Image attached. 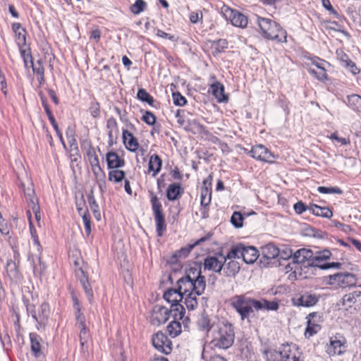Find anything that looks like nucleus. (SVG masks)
Listing matches in <instances>:
<instances>
[{
    "label": "nucleus",
    "mask_w": 361,
    "mask_h": 361,
    "mask_svg": "<svg viewBox=\"0 0 361 361\" xmlns=\"http://www.w3.org/2000/svg\"><path fill=\"white\" fill-rule=\"evenodd\" d=\"M206 288L205 276L202 275L201 267L190 268L186 275L177 281V288L183 297L188 293L201 295Z\"/></svg>",
    "instance_id": "f257e3e1"
},
{
    "label": "nucleus",
    "mask_w": 361,
    "mask_h": 361,
    "mask_svg": "<svg viewBox=\"0 0 361 361\" xmlns=\"http://www.w3.org/2000/svg\"><path fill=\"white\" fill-rule=\"evenodd\" d=\"M263 356L266 361H303L301 353L295 344H283L279 350H264Z\"/></svg>",
    "instance_id": "f03ea898"
},
{
    "label": "nucleus",
    "mask_w": 361,
    "mask_h": 361,
    "mask_svg": "<svg viewBox=\"0 0 361 361\" xmlns=\"http://www.w3.org/2000/svg\"><path fill=\"white\" fill-rule=\"evenodd\" d=\"M211 343L214 347L226 350L234 343L235 333L233 325L228 322L219 324L212 332Z\"/></svg>",
    "instance_id": "7ed1b4c3"
},
{
    "label": "nucleus",
    "mask_w": 361,
    "mask_h": 361,
    "mask_svg": "<svg viewBox=\"0 0 361 361\" xmlns=\"http://www.w3.org/2000/svg\"><path fill=\"white\" fill-rule=\"evenodd\" d=\"M72 259L75 277L80 281L88 300L91 301L93 298V291L89 282V278L86 271L87 266L78 249L73 250Z\"/></svg>",
    "instance_id": "20e7f679"
},
{
    "label": "nucleus",
    "mask_w": 361,
    "mask_h": 361,
    "mask_svg": "<svg viewBox=\"0 0 361 361\" xmlns=\"http://www.w3.org/2000/svg\"><path fill=\"white\" fill-rule=\"evenodd\" d=\"M257 24L264 37L278 42H286V32L276 22L257 16Z\"/></svg>",
    "instance_id": "39448f33"
},
{
    "label": "nucleus",
    "mask_w": 361,
    "mask_h": 361,
    "mask_svg": "<svg viewBox=\"0 0 361 361\" xmlns=\"http://www.w3.org/2000/svg\"><path fill=\"white\" fill-rule=\"evenodd\" d=\"M231 305L240 314L241 320H249L250 314L256 307H260L259 303L246 295H236L231 298Z\"/></svg>",
    "instance_id": "423d86ee"
},
{
    "label": "nucleus",
    "mask_w": 361,
    "mask_h": 361,
    "mask_svg": "<svg viewBox=\"0 0 361 361\" xmlns=\"http://www.w3.org/2000/svg\"><path fill=\"white\" fill-rule=\"evenodd\" d=\"M71 298L73 300V311L75 319V325L80 329V340L81 345H83L89 337L88 329L85 323V317L82 310V305L73 291L71 292Z\"/></svg>",
    "instance_id": "0eeeda50"
},
{
    "label": "nucleus",
    "mask_w": 361,
    "mask_h": 361,
    "mask_svg": "<svg viewBox=\"0 0 361 361\" xmlns=\"http://www.w3.org/2000/svg\"><path fill=\"white\" fill-rule=\"evenodd\" d=\"M149 193L152 209L156 223V231L158 236H162L163 232L166 229L162 205L159 201L157 196L153 192H149Z\"/></svg>",
    "instance_id": "6e6552de"
},
{
    "label": "nucleus",
    "mask_w": 361,
    "mask_h": 361,
    "mask_svg": "<svg viewBox=\"0 0 361 361\" xmlns=\"http://www.w3.org/2000/svg\"><path fill=\"white\" fill-rule=\"evenodd\" d=\"M152 342L153 346L163 354L169 355L172 351L171 341L161 331L153 335Z\"/></svg>",
    "instance_id": "1a4fd4ad"
},
{
    "label": "nucleus",
    "mask_w": 361,
    "mask_h": 361,
    "mask_svg": "<svg viewBox=\"0 0 361 361\" xmlns=\"http://www.w3.org/2000/svg\"><path fill=\"white\" fill-rule=\"evenodd\" d=\"M222 13L224 16L229 19L233 25L238 27H245L247 25V18L243 13L234 11L228 6H224L222 8Z\"/></svg>",
    "instance_id": "9d476101"
},
{
    "label": "nucleus",
    "mask_w": 361,
    "mask_h": 361,
    "mask_svg": "<svg viewBox=\"0 0 361 361\" xmlns=\"http://www.w3.org/2000/svg\"><path fill=\"white\" fill-rule=\"evenodd\" d=\"M27 309L29 312H31L32 317L37 323V328L38 329L44 328L49 316L50 310L49 305L45 302L42 303L39 307L37 312L31 310V306H28Z\"/></svg>",
    "instance_id": "9b49d317"
},
{
    "label": "nucleus",
    "mask_w": 361,
    "mask_h": 361,
    "mask_svg": "<svg viewBox=\"0 0 361 361\" xmlns=\"http://www.w3.org/2000/svg\"><path fill=\"white\" fill-rule=\"evenodd\" d=\"M346 340L342 336H336L330 339V344L327 347L326 352L330 356L343 354L345 349Z\"/></svg>",
    "instance_id": "f8f14e48"
},
{
    "label": "nucleus",
    "mask_w": 361,
    "mask_h": 361,
    "mask_svg": "<svg viewBox=\"0 0 361 361\" xmlns=\"http://www.w3.org/2000/svg\"><path fill=\"white\" fill-rule=\"evenodd\" d=\"M169 309L157 305L153 307L151 314V322L154 325L166 323L169 319Z\"/></svg>",
    "instance_id": "ddd939ff"
},
{
    "label": "nucleus",
    "mask_w": 361,
    "mask_h": 361,
    "mask_svg": "<svg viewBox=\"0 0 361 361\" xmlns=\"http://www.w3.org/2000/svg\"><path fill=\"white\" fill-rule=\"evenodd\" d=\"M292 300L294 305L309 307L314 306L318 302L319 297L316 294L306 292L294 297Z\"/></svg>",
    "instance_id": "4468645a"
},
{
    "label": "nucleus",
    "mask_w": 361,
    "mask_h": 361,
    "mask_svg": "<svg viewBox=\"0 0 361 361\" xmlns=\"http://www.w3.org/2000/svg\"><path fill=\"white\" fill-rule=\"evenodd\" d=\"M225 261L219 257V253L216 256H207L204 259L203 267L204 269L220 274L223 269Z\"/></svg>",
    "instance_id": "2eb2a0df"
},
{
    "label": "nucleus",
    "mask_w": 361,
    "mask_h": 361,
    "mask_svg": "<svg viewBox=\"0 0 361 361\" xmlns=\"http://www.w3.org/2000/svg\"><path fill=\"white\" fill-rule=\"evenodd\" d=\"M314 253L310 249L302 248L298 250L293 255V262L295 264H303L307 262L309 263L313 262Z\"/></svg>",
    "instance_id": "dca6fc26"
},
{
    "label": "nucleus",
    "mask_w": 361,
    "mask_h": 361,
    "mask_svg": "<svg viewBox=\"0 0 361 361\" xmlns=\"http://www.w3.org/2000/svg\"><path fill=\"white\" fill-rule=\"evenodd\" d=\"M249 153L252 157L262 161H270L272 157L270 151L262 145L252 147Z\"/></svg>",
    "instance_id": "f3484780"
},
{
    "label": "nucleus",
    "mask_w": 361,
    "mask_h": 361,
    "mask_svg": "<svg viewBox=\"0 0 361 361\" xmlns=\"http://www.w3.org/2000/svg\"><path fill=\"white\" fill-rule=\"evenodd\" d=\"M241 258L246 264H253L259 257V251L253 246L241 243Z\"/></svg>",
    "instance_id": "a211bd4d"
},
{
    "label": "nucleus",
    "mask_w": 361,
    "mask_h": 361,
    "mask_svg": "<svg viewBox=\"0 0 361 361\" xmlns=\"http://www.w3.org/2000/svg\"><path fill=\"white\" fill-rule=\"evenodd\" d=\"M212 234L208 233L205 236L200 238L197 240L195 243L191 245H188L187 247H182L179 250H177L175 252V257H179L180 258H185L188 254L190 252V251L197 245L201 244L202 243H204L208 240L210 239Z\"/></svg>",
    "instance_id": "6ab92c4d"
},
{
    "label": "nucleus",
    "mask_w": 361,
    "mask_h": 361,
    "mask_svg": "<svg viewBox=\"0 0 361 361\" xmlns=\"http://www.w3.org/2000/svg\"><path fill=\"white\" fill-rule=\"evenodd\" d=\"M123 140L128 150L135 152L139 147L136 137L128 130H123Z\"/></svg>",
    "instance_id": "aec40b11"
},
{
    "label": "nucleus",
    "mask_w": 361,
    "mask_h": 361,
    "mask_svg": "<svg viewBox=\"0 0 361 361\" xmlns=\"http://www.w3.org/2000/svg\"><path fill=\"white\" fill-rule=\"evenodd\" d=\"M106 157L109 169H116L125 165V161L120 158L118 154L114 152H108Z\"/></svg>",
    "instance_id": "412c9836"
},
{
    "label": "nucleus",
    "mask_w": 361,
    "mask_h": 361,
    "mask_svg": "<svg viewBox=\"0 0 361 361\" xmlns=\"http://www.w3.org/2000/svg\"><path fill=\"white\" fill-rule=\"evenodd\" d=\"M240 264L235 260L225 261L223 266V274L226 276H235L240 271Z\"/></svg>",
    "instance_id": "4be33fe9"
},
{
    "label": "nucleus",
    "mask_w": 361,
    "mask_h": 361,
    "mask_svg": "<svg viewBox=\"0 0 361 361\" xmlns=\"http://www.w3.org/2000/svg\"><path fill=\"white\" fill-rule=\"evenodd\" d=\"M317 317V312H312L308 314L307 318V326L305 331V336H312L314 334H317L321 329V326L317 324L315 321L314 318Z\"/></svg>",
    "instance_id": "5701e85b"
},
{
    "label": "nucleus",
    "mask_w": 361,
    "mask_h": 361,
    "mask_svg": "<svg viewBox=\"0 0 361 361\" xmlns=\"http://www.w3.org/2000/svg\"><path fill=\"white\" fill-rule=\"evenodd\" d=\"M336 277L338 278V286L344 288L347 286H353L356 284V277L350 273H338Z\"/></svg>",
    "instance_id": "b1692460"
},
{
    "label": "nucleus",
    "mask_w": 361,
    "mask_h": 361,
    "mask_svg": "<svg viewBox=\"0 0 361 361\" xmlns=\"http://www.w3.org/2000/svg\"><path fill=\"white\" fill-rule=\"evenodd\" d=\"M29 260L32 262L34 275L40 277L46 269V265L42 262L41 257L32 255L29 257Z\"/></svg>",
    "instance_id": "393cba45"
},
{
    "label": "nucleus",
    "mask_w": 361,
    "mask_h": 361,
    "mask_svg": "<svg viewBox=\"0 0 361 361\" xmlns=\"http://www.w3.org/2000/svg\"><path fill=\"white\" fill-rule=\"evenodd\" d=\"M183 193V189L180 183H172L169 185L166 190V197L169 201L178 200Z\"/></svg>",
    "instance_id": "a878e982"
},
{
    "label": "nucleus",
    "mask_w": 361,
    "mask_h": 361,
    "mask_svg": "<svg viewBox=\"0 0 361 361\" xmlns=\"http://www.w3.org/2000/svg\"><path fill=\"white\" fill-rule=\"evenodd\" d=\"M162 160L157 154H153L150 157L148 164V171L152 172V176L155 177L161 171Z\"/></svg>",
    "instance_id": "bb28decb"
},
{
    "label": "nucleus",
    "mask_w": 361,
    "mask_h": 361,
    "mask_svg": "<svg viewBox=\"0 0 361 361\" xmlns=\"http://www.w3.org/2000/svg\"><path fill=\"white\" fill-rule=\"evenodd\" d=\"M21 188L23 190L26 200L32 205L38 203V199L35 196L32 183L28 182L27 185L25 183H21Z\"/></svg>",
    "instance_id": "cd10ccee"
},
{
    "label": "nucleus",
    "mask_w": 361,
    "mask_h": 361,
    "mask_svg": "<svg viewBox=\"0 0 361 361\" xmlns=\"http://www.w3.org/2000/svg\"><path fill=\"white\" fill-rule=\"evenodd\" d=\"M164 298L169 303H179L183 302L182 293L177 288L168 289L164 294Z\"/></svg>",
    "instance_id": "c85d7f7f"
},
{
    "label": "nucleus",
    "mask_w": 361,
    "mask_h": 361,
    "mask_svg": "<svg viewBox=\"0 0 361 361\" xmlns=\"http://www.w3.org/2000/svg\"><path fill=\"white\" fill-rule=\"evenodd\" d=\"M169 318L172 317L173 320H181L185 315V308L182 304L173 303L171 308L169 309Z\"/></svg>",
    "instance_id": "c756f323"
},
{
    "label": "nucleus",
    "mask_w": 361,
    "mask_h": 361,
    "mask_svg": "<svg viewBox=\"0 0 361 361\" xmlns=\"http://www.w3.org/2000/svg\"><path fill=\"white\" fill-rule=\"evenodd\" d=\"M310 211L314 215L323 218L330 219L333 216V212L329 207H320L315 204L310 205Z\"/></svg>",
    "instance_id": "7c9ffc66"
},
{
    "label": "nucleus",
    "mask_w": 361,
    "mask_h": 361,
    "mask_svg": "<svg viewBox=\"0 0 361 361\" xmlns=\"http://www.w3.org/2000/svg\"><path fill=\"white\" fill-rule=\"evenodd\" d=\"M210 89L213 95L218 99L219 102H227L228 98L224 94V87L219 82H215L210 86Z\"/></svg>",
    "instance_id": "2f4dec72"
},
{
    "label": "nucleus",
    "mask_w": 361,
    "mask_h": 361,
    "mask_svg": "<svg viewBox=\"0 0 361 361\" xmlns=\"http://www.w3.org/2000/svg\"><path fill=\"white\" fill-rule=\"evenodd\" d=\"M197 326L200 331L208 333L214 326V324L209 317L203 312L197 321Z\"/></svg>",
    "instance_id": "473e14b6"
},
{
    "label": "nucleus",
    "mask_w": 361,
    "mask_h": 361,
    "mask_svg": "<svg viewBox=\"0 0 361 361\" xmlns=\"http://www.w3.org/2000/svg\"><path fill=\"white\" fill-rule=\"evenodd\" d=\"M280 255V249L273 243H269L262 248L263 257L269 259H274Z\"/></svg>",
    "instance_id": "72a5a7b5"
},
{
    "label": "nucleus",
    "mask_w": 361,
    "mask_h": 361,
    "mask_svg": "<svg viewBox=\"0 0 361 361\" xmlns=\"http://www.w3.org/2000/svg\"><path fill=\"white\" fill-rule=\"evenodd\" d=\"M331 256V252L329 250H324L320 252H317L316 255L314 254L313 262L309 263L311 267H316L320 269V266L322 265L321 262L326 259H328Z\"/></svg>",
    "instance_id": "f704fd0d"
},
{
    "label": "nucleus",
    "mask_w": 361,
    "mask_h": 361,
    "mask_svg": "<svg viewBox=\"0 0 361 361\" xmlns=\"http://www.w3.org/2000/svg\"><path fill=\"white\" fill-rule=\"evenodd\" d=\"M360 297H361V291L355 290L352 293L344 295L341 299V302L343 306L351 307L353 305L357 302V299Z\"/></svg>",
    "instance_id": "c9c22d12"
},
{
    "label": "nucleus",
    "mask_w": 361,
    "mask_h": 361,
    "mask_svg": "<svg viewBox=\"0 0 361 361\" xmlns=\"http://www.w3.org/2000/svg\"><path fill=\"white\" fill-rule=\"evenodd\" d=\"M255 302L259 303L260 307H256V310H272L276 311L279 309V302L276 300L269 301L265 299H262L259 300H255Z\"/></svg>",
    "instance_id": "e433bc0d"
},
{
    "label": "nucleus",
    "mask_w": 361,
    "mask_h": 361,
    "mask_svg": "<svg viewBox=\"0 0 361 361\" xmlns=\"http://www.w3.org/2000/svg\"><path fill=\"white\" fill-rule=\"evenodd\" d=\"M241 243L233 246L231 250L224 255L222 253H219V257L224 259V261L235 260V258H241Z\"/></svg>",
    "instance_id": "4c0bfd02"
},
{
    "label": "nucleus",
    "mask_w": 361,
    "mask_h": 361,
    "mask_svg": "<svg viewBox=\"0 0 361 361\" xmlns=\"http://www.w3.org/2000/svg\"><path fill=\"white\" fill-rule=\"evenodd\" d=\"M70 152H74L73 154H69V159L71 162V169L73 171V173H75V166H78L79 163L78 161L81 159L80 155L78 154V147L74 144V142L71 143L70 145Z\"/></svg>",
    "instance_id": "58836bf2"
},
{
    "label": "nucleus",
    "mask_w": 361,
    "mask_h": 361,
    "mask_svg": "<svg viewBox=\"0 0 361 361\" xmlns=\"http://www.w3.org/2000/svg\"><path fill=\"white\" fill-rule=\"evenodd\" d=\"M166 331L169 336L172 338H175L180 335L182 332V327L180 321L171 320L167 325Z\"/></svg>",
    "instance_id": "ea45409f"
},
{
    "label": "nucleus",
    "mask_w": 361,
    "mask_h": 361,
    "mask_svg": "<svg viewBox=\"0 0 361 361\" xmlns=\"http://www.w3.org/2000/svg\"><path fill=\"white\" fill-rule=\"evenodd\" d=\"M227 47L228 42L225 39H219L212 42V49L214 55H217L221 53Z\"/></svg>",
    "instance_id": "a19ab883"
},
{
    "label": "nucleus",
    "mask_w": 361,
    "mask_h": 361,
    "mask_svg": "<svg viewBox=\"0 0 361 361\" xmlns=\"http://www.w3.org/2000/svg\"><path fill=\"white\" fill-rule=\"evenodd\" d=\"M200 199L201 206H209L212 200V189H208L206 187H202Z\"/></svg>",
    "instance_id": "79ce46f5"
},
{
    "label": "nucleus",
    "mask_w": 361,
    "mask_h": 361,
    "mask_svg": "<svg viewBox=\"0 0 361 361\" xmlns=\"http://www.w3.org/2000/svg\"><path fill=\"white\" fill-rule=\"evenodd\" d=\"M348 105L355 111L361 112V97L352 94L348 97Z\"/></svg>",
    "instance_id": "37998d69"
},
{
    "label": "nucleus",
    "mask_w": 361,
    "mask_h": 361,
    "mask_svg": "<svg viewBox=\"0 0 361 361\" xmlns=\"http://www.w3.org/2000/svg\"><path fill=\"white\" fill-rule=\"evenodd\" d=\"M30 338L31 342L32 351L35 353V356H37L41 350L39 336L35 333H30Z\"/></svg>",
    "instance_id": "c03bdc74"
},
{
    "label": "nucleus",
    "mask_w": 361,
    "mask_h": 361,
    "mask_svg": "<svg viewBox=\"0 0 361 361\" xmlns=\"http://www.w3.org/2000/svg\"><path fill=\"white\" fill-rule=\"evenodd\" d=\"M195 293H188L183 298L185 299L184 304L188 310H193L197 306V296Z\"/></svg>",
    "instance_id": "a18cd8bd"
},
{
    "label": "nucleus",
    "mask_w": 361,
    "mask_h": 361,
    "mask_svg": "<svg viewBox=\"0 0 361 361\" xmlns=\"http://www.w3.org/2000/svg\"><path fill=\"white\" fill-rule=\"evenodd\" d=\"M125 172L121 170H118V169H112L109 173V180L113 181L114 183H119L122 181L125 178Z\"/></svg>",
    "instance_id": "49530a36"
},
{
    "label": "nucleus",
    "mask_w": 361,
    "mask_h": 361,
    "mask_svg": "<svg viewBox=\"0 0 361 361\" xmlns=\"http://www.w3.org/2000/svg\"><path fill=\"white\" fill-rule=\"evenodd\" d=\"M137 98L143 102H146L148 104L153 106L154 102V98L145 90V89H139L137 93Z\"/></svg>",
    "instance_id": "de8ad7c7"
},
{
    "label": "nucleus",
    "mask_w": 361,
    "mask_h": 361,
    "mask_svg": "<svg viewBox=\"0 0 361 361\" xmlns=\"http://www.w3.org/2000/svg\"><path fill=\"white\" fill-rule=\"evenodd\" d=\"M88 202L90 204V207L91 209L92 210L95 217L99 220L100 219V212L99 211V207L96 202V200L94 199L93 191L92 190L91 192L88 195Z\"/></svg>",
    "instance_id": "09e8293b"
},
{
    "label": "nucleus",
    "mask_w": 361,
    "mask_h": 361,
    "mask_svg": "<svg viewBox=\"0 0 361 361\" xmlns=\"http://www.w3.org/2000/svg\"><path fill=\"white\" fill-rule=\"evenodd\" d=\"M78 209L80 214L82 216L85 232L87 235H89L91 232L90 216L87 214V211L85 209H83L80 207H78Z\"/></svg>",
    "instance_id": "8fccbe9b"
},
{
    "label": "nucleus",
    "mask_w": 361,
    "mask_h": 361,
    "mask_svg": "<svg viewBox=\"0 0 361 361\" xmlns=\"http://www.w3.org/2000/svg\"><path fill=\"white\" fill-rule=\"evenodd\" d=\"M231 222L233 226L237 228H240L243 226V217L240 212H234L231 218Z\"/></svg>",
    "instance_id": "3c124183"
},
{
    "label": "nucleus",
    "mask_w": 361,
    "mask_h": 361,
    "mask_svg": "<svg viewBox=\"0 0 361 361\" xmlns=\"http://www.w3.org/2000/svg\"><path fill=\"white\" fill-rule=\"evenodd\" d=\"M317 191L322 194H338L341 195L343 190L338 187H324L319 186Z\"/></svg>",
    "instance_id": "603ef678"
},
{
    "label": "nucleus",
    "mask_w": 361,
    "mask_h": 361,
    "mask_svg": "<svg viewBox=\"0 0 361 361\" xmlns=\"http://www.w3.org/2000/svg\"><path fill=\"white\" fill-rule=\"evenodd\" d=\"M146 2L143 0H136L130 6V11L134 14H139L142 12L146 7Z\"/></svg>",
    "instance_id": "864d4df0"
},
{
    "label": "nucleus",
    "mask_w": 361,
    "mask_h": 361,
    "mask_svg": "<svg viewBox=\"0 0 361 361\" xmlns=\"http://www.w3.org/2000/svg\"><path fill=\"white\" fill-rule=\"evenodd\" d=\"M324 62V61H315V60H314L312 61V63L320 70L319 72V75H317V78L320 80H324L326 78V70H325V68L323 66Z\"/></svg>",
    "instance_id": "5fc2aeb1"
},
{
    "label": "nucleus",
    "mask_w": 361,
    "mask_h": 361,
    "mask_svg": "<svg viewBox=\"0 0 361 361\" xmlns=\"http://www.w3.org/2000/svg\"><path fill=\"white\" fill-rule=\"evenodd\" d=\"M172 98L173 101V104L176 106H184L187 100L185 97H183L179 92H175L172 94Z\"/></svg>",
    "instance_id": "6e6d98bb"
},
{
    "label": "nucleus",
    "mask_w": 361,
    "mask_h": 361,
    "mask_svg": "<svg viewBox=\"0 0 361 361\" xmlns=\"http://www.w3.org/2000/svg\"><path fill=\"white\" fill-rule=\"evenodd\" d=\"M142 120L149 126H152L156 123V116L153 113L146 111L142 116Z\"/></svg>",
    "instance_id": "4d7b16f0"
},
{
    "label": "nucleus",
    "mask_w": 361,
    "mask_h": 361,
    "mask_svg": "<svg viewBox=\"0 0 361 361\" xmlns=\"http://www.w3.org/2000/svg\"><path fill=\"white\" fill-rule=\"evenodd\" d=\"M20 54L22 58L23 59L24 65L25 68L30 67L32 63H33L32 55L30 52H27L25 49H20Z\"/></svg>",
    "instance_id": "13d9d810"
},
{
    "label": "nucleus",
    "mask_w": 361,
    "mask_h": 361,
    "mask_svg": "<svg viewBox=\"0 0 361 361\" xmlns=\"http://www.w3.org/2000/svg\"><path fill=\"white\" fill-rule=\"evenodd\" d=\"M293 209L296 214H301L304 212L310 210V206L306 205L302 201H298L293 205Z\"/></svg>",
    "instance_id": "bf43d9fd"
},
{
    "label": "nucleus",
    "mask_w": 361,
    "mask_h": 361,
    "mask_svg": "<svg viewBox=\"0 0 361 361\" xmlns=\"http://www.w3.org/2000/svg\"><path fill=\"white\" fill-rule=\"evenodd\" d=\"M343 66L348 68L349 71L353 74L356 75L359 73V69L357 68L355 63L352 61L349 57L347 59L346 61L342 62Z\"/></svg>",
    "instance_id": "052dcab7"
},
{
    "label": "nucleus",
    "mask_w": 361,
    "mask_h": 361,
    "mask_svg": "<svg viewBox=\"0 0 361 361\" xmlns=\"http://www.w3.org/2000/svg\"><path fill=\"white\" fill-rule=\"evenodd\" d=\"M30 67L32 68L33 73L37 75L44 74V68L41 60H38L36 63H32Z\"/></svg>",
    "instance_id": "680f3d73"
},
{
    "label": "nucleus",
    "mask_w": 361,
    "mask_h": 361,
    "mask_svg": "<svg viewBox=\"0 0 361 361\" xmlns=\"http://www.w3.org/2000/svg\"><path fill=\"white\" fill-rule=\"evenodd\" d=\"M15 35L18 45L20 47L25 45L26 42L25 30H24V31H18V32H16Z\"/></svg>",
    "instance_id": "e2e57ef3"
},
{
    "label": "nucleus",
    "mask_w": 361,
    "mask_h": 361,
    "mask_svg": "<svg viewBox=\"0 0 361 361\" xmlns=\"http://www.w3.org/2000/svg\"><path fill=\"white\" fill-rule=\"evenodd\" d=\"M0 232L5 235L9 234V228L7 222L3 219L1 213L0 212Z\"/></svg>",
    "instance_id": "0e129e2a"
},
{
    "label": "nucleus",
    "mask_w": 361,
    "mask_h": 361,
    "mask_svg": "<svg viewBox=\"0 0 361 361\" xmlns=\"http://www.w3.org/2000/svg\"><path fill=\"white\" fill-rule=\"evenodd\" d=\"M31 209L35 214V220L38 225L40 226L41 214L39 204H34L31 205Z\"/></svg>",
    "instance_id": "69168bd1"
},
{
    "label": "nucleus",
    "mask_w": 361,
    "mask_h": 361,
    "mask_svg": "<svg viewBox=\"0 0 361 361\" xmlns=\"http://www.w3.org/2000/svg\"><path fill=\"white\" fill-rule=\"evenodd\" d=\"M156 35H157V36H158L159 37L168 39L173 42H177V39H178L177 38L175 37L174 35L168 34V33L165 32L164 31L159 30V29L157 30Z\"/></svg>",
    "instance_id": "338daca9"
},
{
    "label": "nucleus",
    "mask_w": 361,
    "mask_h": 361,
    "mask_svg": "<svg viewBox=\"0 0 361 361\" xmlns=\"http://www.w3.org/2000/svg\"><path fill=\"white\" fill-rule=\"evenodd\" d=\"M293 254L292 250L289 248H285L283 250H280V255L279 257L283 259H288L291 257H293Z\"/></svg>",
    "instance_id": "774afa93"
}]
</instances>
